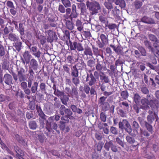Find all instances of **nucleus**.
<instances>
[{"instance_id": "nucleus-19", "label": "nucleus", "mask_w": 159, "mask_h": 159, "mask_svg": "<svg viewBox=\"0 0 159 159\" xmlns=\"http://www.w3.org/2000/svg\"><path fill=\"white\" fill-rule=\"evenodd\" d=\"M70 95L73 98H75L77 100L79 99V95L77 91V88L76 87L72 88Z\"/></svg>"}, {"instance_id": "nucleus-5", "label": "nucleus", "mask_w": 159, "mask_h": 159, "mask_svg": "<svg viewBox=\"0 0 159 159\" xmlns=\"http://www.w3.org/2000/svg\"><path fill=\"white\" fill-rule=\"evenodd\" d=\"M119 127L122 130H125L129 134L131 133L132 129L129 123L126 119H123L122 121L119 122Z\"/></svg>"}, {"instance_id": "nucleus-17", "label": "nucleus", "mask_w": 159, "mask_h": 159, "mask_svg": "<svg viewBox=\"0 0 159 159\" xmlns=\"http://www.w3.org/2000/svg\"><path fill=\"white\" fill-rule=\"evenodd\" d=\"M14 149L17 154L16 156L19 159H24L22 157L24 155V151L17 146H15Z\"/></svg>"}, {"instance_id": "nucleus-3", "label": "nucleus", "mask_w": 159, "mask_h": 159, "mask_svg": "<svg viewBox=\"0 0 159 159\" xmlns=\"http://www.w3.org/2000/svg\"><path fill=\"white\" fill-rule=\"evenodd\" d=\"M86 5L89 10L91 11L92 15L96 14L98 13V11L101 9V7L99 2L97 1L94 2H90L88 1L86 2Z\"/></svg>"}, {"instance_id": "nucleus-47", "label": "nucleus", "mask_w": 159, "mask_h": 159, "mask_svg": "<svg viewBox=\"0 0 159 159\" xmlns=\"http://www.w3.org/2000/svg\"><path fill=\"white\" fill-rule=\"evenodd\" d=\"M104 5L109 11H110L113 8L112 4L109 2H105L104 3Z\"/></svg>"}, {"instance_id": "nucleus-50", "label": "nucleus", "mask_w": 159, "mask_h": 159, "mask_svg": "<svg viewBox=\"0 0 159 159\" xmlns=\"http://www.w3.org/2000/svg\"><path fill=\"white\" fill-rule=\"evenodd\" d=\"M61 2L66 8L69 7L71 6V2L69 0H61Z\"/></svg>"}, {"instance_id": "nucleus-13", "label": "nucleus", "mask_w": 159, "mask_h": 159, "mask_svg": "<svg viewBox=\"0 0 159 159\" xmlns=\"http://www.w3.org/2000/svg\"><path fill=\"white\" fill-rule=\"evenodd\" d=\"M12 77L10 74L6 73L4 75L3 80L6 84L8 85L12 84Z\"/></svg>"}, {"instance_id": "nucleus-58", "label": "nucleus", "mask_w": 159, "mask_h": 159, "mask_svg": "<svg viewBox=\"0 0 159 159\" xmlns=\"http://www.w3.org/2000/svg\"><path fill=\"white\" fill-rule=\"evenodd\" d=\"M95 64V62L93 60H89L87 61V65L88 66L90 67L91 68L93 67Z\"/></svg>"}, {"instance_id": "nucleus-23", "label": "nucleus", "mask_w": 159, "mask_h": 159, "mask_svg": "<svg viewBox=\"0 0 159 159\" xmlns=\"http://www.w3.org/2000/svg\"><path fill=\"white\" fill-rule=\"evenodd\" d=\"M141 21L147 24H152L155 23V21L153 19L145 16L141 18Z\"/></svg>"}, {"instance_id": "nucleus-61", "label": "nucleus", "mask_w": 159, "mask_h": 159, "mask_svg": "<svg viewBox=\"0 0 159 159\" xmlns=\"http://www.w3.org/2000/svg\"><path fill=\"white\" fill-rule=\"evenodd\" d=\"M21 44L22 43L21 42H17L15 43V45L14 46L16 50L19 51L21 49Z\"/></svg>"}, {"instance_id": "nucleus-59", "label": "nucleus", "mask_w": 159, "mask_h": 159, "mask_svg": "<svg viewBox=\"0 0 159 159\" xmlns=\"http://www.w3.org/2000/svg\"><path fill=\"white\" fill-rule=\"evenodd\" d=\"M100 119L102 121L105 122L107 120V116L105 114V113L102 112L100 113Z\"/></svg>"}, {"instance_id": "nucleus-64", "label": "nucleus", "mask_w": 159, "mask_h": 159, "mask_svg": "<svg viewBox=\"0 0 159 159\" xmlns=\"http://www.w3.org/2000/svg\"><path fill=\"white\" fill-rule=\"evenodd\" d=\"M2 67L4 70H8L9 68L8 62L7 61H4L2 63Z\"/></svg>"}, {"instance_id": "nucleus-25", "label": "nucleus", "mask_w": 159, "mask_h": 159, "mask_svg": "<svg viewBox=\"0 0 159 159\" xmlns=\"http://www.w3.org/2000/svg\"><path fill=\"white\" fill-rule=\"evenodd\" d=\"M99 77L101 82L103 83H108L110 82L108 76H106L104 72L101 73V74H100Z\"/></svg>"}, {"instance_id": "nucleus-14", "label": "nucleus", "mask_w": 159, "mask_h": 159, "mask_svg": "<svg viewBox=\"0 0 159 159\" xmlns=\"http://www.w3.org/2000/svg\"><path fill=\"white\" fill-rule=\"evenodd\" d=\"M29 48L31 49V51L32 52V54L34 56L38 58L40 57L41 52L40 51L38 50V48L36 46H32L31 48H30V46H29Z\"/></svg>"}, {"instance_id": "nucleus-63", "label": "nucleus", "mask_w": 159, "mask_h": 159, "mask_svg": "<svg viewBox=\"0 0 159 159\" xmlns=\"http://www.w3.org/2000/svg\"><path fill=\"white\" fill-rule=\"evenodd\" d=\"M120 10L117 8L116 7H115L114 9L112 10L111 13L114 16H117L119 13Z\"/></svg>"}, {"instance_id": "nucleus-24", "label": "nucleus", "mask_w": 159, "mask_h": 159, "mask_svg": "<svg viewBox=\"0 0 159 159\" xmlns=\"http://www.w3.org/2000/svg\"><path fill=\"white\" fill-rule=\"evenodd\" d=\"M120 107L125 111H129V104L126 101L119 102Z\"/></svg>"}, {"instance_id": "nucleus-27", "label": "nucleus", "mask_w": 159, "mask_h": 159, "mask_svg": "<svg viewBox=\"0 0 159 159\" xmlns=\"http://www.w3.org/2000/svg\"><path fill=\"white\" fill-rule=\"evenodd\" d=\"M84 55L87 56H92L93 53L91 48L89 47L87 45H85L84 48Z\"/></svg>"}, {"instance_id": "nucleus-28", "label": "nucleus", "mask_w": 159, "mask_h": 159, "mask_svg": "<svg viewBox=\"0 0 159 159\" xmlns=\"http://www.w3.org/2000/svg\"><path fill=\"white\" fill-rule=\"evenodd\" d=\"M36 109L39 117L43 119H45L46 118V115L43 112L40 106L37 105Z\"/></svg>"}, {"instance_id": "nucleus-57", "label": "nucleus", "mask_w": 159, "mask_h": 159, "mask_svg": "<svg viewBox=\"0 0 159 159\" xmlns=\"http://www.w3.org/2000/svg\"><path fill=\"white\" fill-rule=\"evenodd\" d=\"M39 87L40 90L42 92H45L46 91V85L45 83L41 82Z\"/></svg>"}, {"instance_id": "nucleus-30", "label": "nucleus", "mask_w": 159, "mask_h": 159, "mask_svg": "<svg viewBox=\"0 0 159 159\" xmlns=\"http://www.w3.org/2000/svg\"><path fill=\"white\" fill-rule=\"evenodd\" d=\"M99 20L101 23L104 24L105 25L106 24H107V23H108L107 17L103 14H101L99 15Z\"/></svg>"}, {"instance_id": "nucleus-60", "label": "nucleus", "mask_w": 159, "mask_h": 159, "mask_svg": "<svg viewBox=\"0 0 159 159\" xmlns=\"http://www.w3.org/2000/svg\"><path fill=\"white\" fill-rule=\"evenodd\" d=\"M64 92L60 91L58 89L56 91L54 92V94L57 97H61L64 95Z\"/></svg>"}, {"instance_id": "nucleus-22", "label": "nucleus", "mask_w": 159, "mask_h": 159, "mask_svg": "<svg viewBox=\"0 0 159 159\" xmlns=\"http://www.w3.org/2000/svg\"><path fill=\"white\" fill-rule=\"evenodd\" d=\"M148 122L150 124H152L153 121H154L156 119V121H157L158 119L157 115L155 113L152 115H148L147 117Z\"/></svg>"}, {"instance_id": "nucleus-38", "label": "nucleus", "mask_w": 159, "mask_h": 159, "mask_svg": "<svg viewBox=\"0 0 159 159\" xmlns=\"http://www.w3.org/2000/svg\"><path fill=\"white\" fill-rule=\"evenodd\" d=\"M142 5V2H141L139 0H135L134 2V6L137 9H140Z\"/></svg>"}, {"instance_id": "nucleus-11", "label": "nucleus", "mask_w": 159, "mask_h": 159, "mask_svg": "<svg viewBox=\"0 0 159 159\" xmlns=\"http://www.w3.org/2000/svg\"><path fill=\"white\" fill-rule=\"evenodd\" d=\"M96 68L97 71L101 73H103V71L107 70V67L106 66L103 65L102 62H100L97 59V63L96 66Z\"/></svg>"}, {"instance_id": "nucleus-29", "label": "nucleus", "mask_w": 159, "mask_h": 159, "mask_svg": "<svg viewBox=\"0 0 159 159\" xmlns=\"http://www.w3.org/2000/svg\"><path fill=\"white\" fill-rule=\"evenodd\" d=\"M140 141H142L143 140L144 137H149L150 135V134L147 130L140 129Z\"/></svg>"}, {"instance_id": "nucleus-42", "label": "nucleus", "mask_w": 159, "mask_h": 159, "mask_svg": "<svg viewBox=\"0 0 159 159\" xmlns=\"http://www.w3.org/2000/svg\"><path fill=\"white\" fill-rule=\"evenodd\" d=\"M113 144L112 141L111 140L109 142L107 141L104 145V147L106 150L109 151L110 150V148H111Z\"/></svg>"}, {"instance_id": "nucleus-12", "label": "nucleus", "mask_w": 159, "mask_h": 159, "mask_svg": "<svg viewBox=\"0 0 159 159\" xmlns=\"http://www.w3.org/2000/svg\"><path fill=\"white\" fill-rule=\"evenodd\" d=\"M110 46L113 49L116 53L118 54H122L124 53L123 51V48L119 44H118L116 47L115 45L112 44L110 45Z\"/></svg>"}, {"instance_id": "nucleus-8", "label": "nucleus", "mask_w": 159, "mask_h": 159, "mask_svg": "<svg viewBox=\"0 0 159 159\" xmlns=\"http://www.w3.org/2000/svg\"><path fill=\"white\" fill-rule=\"evenodd\" d=\"M48 36L47 38V40L48 42L51 43L54 40L57 39V36L56 33L52 30H48L45 32Z\"/></svg>"}, {"instance_id": "nucleus-48", "label": "nucleus", "mask_w": 159, "mask_h": 159, "mask_svg": "<svg viewBox=\"0 0 159 159\" xmlns=\"http://www.w3.org/2000/svg\"><path fill=\"white\" fill-rule=\"evenodd\" d=\"M126 139L127 142L130 144H132L134 143L135 140L134 138L129 135H127L126 137Z\"/></svg>"}, {"instance_id": "nucleus-44", "label": "nucleus", "mask_w": 159, "mask_h": 159, "mask_svg": "<svg viewBox=\"0 0 159 159\" xmlns=\"http://www.w3.org/2000/svg\"><path fill=\"white\" fill-rule=\"evenodd\" d=\"M138 120L141 126L142 127H145L148 123L147 121L140 117L138 118Z\"/></svg>"}, {"instance_id": "nucleus-36", "label": "nucleus", "mask_w": 159, "mask_h": 159, "mask_svg": "<svg viewBox=\"0 0 159 159\" xmlns=\"http://www.w3.org/2000/svg\"><path fill=\"white\" fill-rule=\"evenodd\" d=\"M75 26L77 27V30L81 31L83 30V26L82 25V23L81 20L79 19H77L75 22Z\"/></svg>"}, {"instance_id": "nucleus-56", "label": "nucleus", "mask_w": 159, "mask_h": 159, "mask_svg": "<svg viewBox=\"0 0 159 159\" xmlns=\"http://www.w3.org/2000/svg\"><path fill=\"white\" fill-rule=\"evenodd\" d=\"M125 62V61L124 60L122 59H121L120 57H119L118 59L116 60L115 62V65L117 66L118 65H120L121 64H124Z\"/></svg>"}, {"instance_id": "nucleus-7", "label": "nucleus", "mask_w": 159, "mask_h": 159, "mask_svg": "<svg viewBox=\"0 0 159 159\" xmlns=\"http://www.w3.org/2000/svg\"><path fill=\"white\" fill-rule=\"evenodd\" d=\"M151 99V95L149 94H147L146 96V98H143L141 100V103L142 105L140 108L144 110H147L150 108L149 100Z\"/></svg>"}, {"instance_id": "nucleus-45", "label": "nucleus", "mask_w": 159, "mask_h": 159, "mask_svg": "<svg viewBox=\"0 0 159 159\" xmlns=\"http://www.w3.org/2000/svg\"><path fill=\"white\" fill-rule=\"evenodd\" d=\"M102 106V110L106 111L108 110L109 108L110 107V105L108 102H106L103 104L101 105Z\"/></svg>"}, {"instance_id": "nucleus-49", "label": "nucleus", "mask_w": 159, "mask_h": 159, "mask_svg": "<svg viewBox=\"0 0 159 159\" xmlns=\"http://www.w3.org/2000/svg\"><path fill=\"white\" fill-rule=\"evenodd\" d=\"M78 16V14L76 11H71V13L69 17L71 21L73 20V18H76Z\"/></svg>"}, {"instance_id": "nucleus-9", "label": "nucleus", "mask_w": 159, "mask_h": 159, "mask_svg": "<svg viewBox=\"0 0 159 159\" xmlns=\"http://www.w3.org/2000/svg\"><path fill=\"white\" fill-rule=\"evenodd\" d=\"M86 81L87 82L89 85L90 86L94 84L97 81L96 78L92 73L89 74H87Z\"/></svg>"}, {"instance_id": "nucleus-6", "label": "nucleus", "mask_w": 159, "mask_h": 159, "mask_svg": "<svg viewBox=\"0 0 159 159\" xmlns=\"http://www.w3.org/2000/svg\"><path fill=\"white\" fill-rule=\"evenodd\" d=\"M69 44L68 45L70 46L71 50H77L78 51H83L84 50L82 44L80 43H77L76 41L73 42V43L70 40H69Z\"/></svg>"}, {"instance_id": "nucleus-1", "label": "nucleus", "mask_w": 159, "mask_h": 159, "mask_svg": "<svg viewBox=\"0 0 159 159\" xmlns=\"http://www.w3.org/2000/svg\"><path fill=\"white\" fill-rule=\"evenodd\" d=\"M53 116H51L47 121L46 128L44 129V132L46 135L51 137L53 135L54 131L52 129H56L57 128V124L54 122Z\"/></svg>"}, {"instance_id": "nucleus-53", "label": "nucleus", "mask_w": 159, "mask_h": 159, "mask_svg": "<svg viewBox=\"0 0 159 159\" xmlns=\"http://www.w3.org/2000/svg\"><path fill=\"white\" fill-rule=\"evenodd\" d=\"M140 98L141 97L139 94L136 93L134 94L133 100L135 103H137L139 102Z\"/></svg>"}, {"instance_id": "nucleus-46", "label": "nucleus", "mask_w": 159, "mask_h": 159, "mask_svg": "<svg viewBox=\"0 0 159 159\" xmlns=\"http://www.w3.org/2000/svg\"><path fill=\"white\" fill-rule=\"evenodd\" d=\"M80 14L85 15L87 13V10L86 6L84 3H83L80 8Z\"/></svg>"}, {"instance_id": "nucleus-20", "label": "nucleus", "mask_w": 159, "mask_h": 159, "mask_svg": "<svg viewBox=\"0 0 159 159\" xmlns=\"http://www.w3.org/2000/svg\"><path fill=\"white\" fill-rule=\"evenodd\" d=\"M48 23H44L43 24V28L44 29H48L50 27H56L57 25L56 21L54 22H48Z\"/></svg>"}, {"instance_id": "nucleus-32", "label": "nucleus", "mask_w": 159, "mask_h": 159, "mask_svg": "<svg viewBox=\"0 0 159 159\" xmlns=\"http://www.w3.org/2000/svg\"><path fill=\"white\" fill-rule=\"evenodd\" d=\"M100 38L102 42L104 45H106L108 43V35H105L103 34H101Z\"/></svg>"}, {"instance_id": "nucleus-15", "label": "nucleus", "mask_w": 159, "mask_h": 159, "mask_svg": "<svg viewBox=\"0 0 159 159\" xmlns=\"http://www.w3.org/2000/svg\"><path fill=\"white\" fill-rule=\"evenodd\" d=\"M30 63L29 68H32L34 70H37L38 67V63L37 61L33 58L30 61Z\"/></svg>"}, {"instance_id": "nucleus-18", "label": "nucleus", "mask_w": 159, "mask_h": 159, "mask_svg": "<svg viewBox=\"0 0 159 159\" xmlns=\"http://www.w3.org/2000/svg\"><path fill=\"white\" fill-rule=\"evenodd\" d=\"M149 105L152 109L157 108L159 106V101L156 98L149 100Z\"/></svg>"}, {"instance_id": "nucleus-31", "label": "nucleus", "mask_w": 159, "mask_h": 159, "mask_svg": "<svg viewBox=\"0 0 159 159\" xmlns=\"http://www.w3.org/2000/svg\"><path fill=\"white\" fill-rule=\"evenodd\" d=\"M120 96L122 98L119 99V102L123 100H126L129 96V93L127 90H124L122 91L120 93Z\"/></svg>"}, {"instance_id": "nucleus-37", "label": "nucleus", "mask_w": 159, "mask_h": 159, "mask_svg": "<svg viewBox=\"0 0 159 159\" xmlns=\"http://www.w3.org/2000/svg\"><path fill=\"white\" fill-rule=\"evenodd\" d=\"M66 25L67 28L70 30H73L74 28V24L73 23L72 20H67L66 21Z\"/></svg>"}, {"instance_id": "nucleus-10", "label": "nucleus", "mask_w": 159, "mask_h": 159, "mask_svg": "<svg viewBox=\"0 0 159 159\" xmlns=\"http://www.w3.org/2000/svg\"><path fill=\"white\" fill-rule=\"evenodd\" d=\"M24 59H21L24 65L26 63L27 64L29 63L30 59L31 58L32 56L30 54L28 51H25L23 54Z\"/></svg>"}, {"instance_id": "nucleus-41", "label": "nucleus", "mask_w": 159, "mask_h": 159, "mask_svg": "<svg viewBox=\"0 0 159 159\" xmlns=\"http://www.w3.org/2000/svg\"><path fill=\"white\" fill-rule=\"evenodd\" d=\"M29 126L30 129L33 130L36 129L37 127L36 122L34 120L30 121L29 123Z\"/></svg>"}, {"instance_id": "nucleus-33", "label": "nucleus", "mask_w": 159, "mask_h": 159, "mask_svg": "<svg viewBox=\"0 0 159 159\" xmlns=\"http://www.w3.org/2000/svg\"><path fill=\"white\" fill-rule=\"evenodd\" d=\"M8 39L11 41H17L19 39V37L15 34L13 33H10L8 36Z\"/></svg>"}, {"instance_id": "nucleus-21", "label": "nucleus", "mask_w": 159, "mask_h": 159, "mask_svg": "<svg viewBox=\"0 0 159 159\" xmlns=\"http://www.w3.org/2000/svg\"><path fill=\"white\" fill-rule=\"evenodd\" d=\"M78 65L79 64L78 63L71 67V75L72 77H78L79 76V71L77 68Z\"/></svg>"}, {"instance_id": "nucleus-4", "label": "nucleus", "mask_w": 159, "mask_h": 159, "mask_svg": "<svg viewBox=\"0 0 159 159\" xmlns=\"http://www.w3.org/2000/svg\"><path fill=\"white\" fill-rule=\"evenodd\" d=\"M59 113L61 115H65V118H67L70 120H72L74 118L72 116V112L70 109L66 108L63 105H61L59 108Z\"/></svg>"}, {"instance_id": "nucleus-52", "label": "nucleus", "mask_w": 159, "mask_h": 159, "mask_svg": "<svg viewBox=\"0 0 159 159\" xmlns=\"http://www.w3.org/2000/svg\"><path fill=\"white\" fill-rule=\"evenodd\" d=\"M15 138L18 142L20 143H23L25 142V140L23 139L22 137L20 136L18 134H14Z\"/></svg>"}, {"instance_id": "nucleus-54", "label": "nucleus", "mask_w": 159, "mask_h": 159, "mask_svg": "<svg viewBox=\"0 0 159 159\" xmlns=\"http://www.w3.org/2000/svg\"><path fill=\"white\" fill-rule=\"evenodd\" d=\"M17 97H19L20 99H23L25 97V94L23 91L20 90L16 92V94Z\"/></svg>"}, {"instance_id": "nucleus-43", "label": "nucleus", "mask_w": 159, "mask_h": 159, "mask_svg": "<svg viewBox=\"0 0 159 159\" xmlns=\"http://www.w3.org/2000/svg\"><path fill=\"white\" fill-rule=\"evenodd\" d=\"M128 111L123 109H119L117 111L118 114L121 117H124L126 116V112Z\"/></svg>"}, {"instance_id": "nucleus-62", "label": "nucleus", "mask_w": 159, "mask_h": 159, "mask_svg": "<svg viewBox=\"0 0 159 159\" xmlns=\"http://www.w3.org/2000/svg\"><path fill=\"white\" fill-rule=\"evenodd\" d=\"M104 145V143L101 141L99 142L97 146V150L98 151L100 152L103 146Z\"/></svg>"}, {"instance_id": "nucleus-40", "label": "nucleus", "mask_w": 159, "mask_h": 159, "mask_svg": "<svg viewBox=\"0 0 159 159\" xmlns=\"http://www.w3.org/2000/svg\"><path fill=\"white\" fill-rule=\"evenodd\" d=\"M62 97L60 98L61 100L62 104L65 105H67V102L69 100V98L66 95L64 94V95L62 96Z\"/></svg>"}, {"instance_id": "nucleus-39", "label": "nucleus", "mask_w": 159, "mask_h": 159, "mask_svg": "<svg viewBox=\"0 0 159 159\" xmlns=\"http://www.w3.org/2000/svg\"><path fill=\"white\" fill-rule=\"evenodd\" d=\"M17 30L21 35H23L25 34V29L24 25L23 23H20L19 24V28Z\"/></svg>"}, {"instance_id": "nucleus-55", "label": "nucleus", "mask_w": 159, "mask_h": 159, "mask_svg": "<svg viewBox=\"0 0 159 159\" xmlns=\"http://www.w3.org/2000/svg\"><path fill=\"white\" fill-rule=\"evenodd\" d=\"M138 49L139 52L141 53L142 56H146V51L143 47L142 46L139 47L138 48Z\"/></svg>"}, {"instance_id": "nucleus-51", "label": "nucleus", "mask_w": 159, "mask_h": 159, "mask_svg": "<svg viewBox=\"0 0 159 159\" xmlns=\"http://www.w3.org/2000/svg\"><path fill=\"white\" fill-rule=\"evenodd\" d=\"M107 98V97L104 96L101 97L98 100V104L100 106L102 104H103L106 102V100Z\"/></svg>"}, {"instance_id": "nucleus-26", "label": "nucleus", "mask_w": 159, "mask_h": 159, "mask_svg": "<svg viewBox=\"0 0 159 159\" xmlns=\"http://www.w3.org/2000/svg\"><path fill=\"white\" fill-rule=\"evenodd\" d=\"M66 60L68 63L70 64V65H69L70 66L74 64L77 61V59L75 58L73 56L69 55L67 57Z\"/></svg>"}, {"instance_id": "nucleus-2", "label": "nucleus", "mask_w": 159, "mask_h": 159, "mask_svg": "<svg viewBox=\"0 0 159 159\" xmlns=\"http://www.w3.org/2000/svg\"><path fill=\"white\" fill-rule=\"evenodd\" d=\"M11 72L9 71V72L12 75L14 80L15 81L18 80L20 82L25 81L26 80L25 73V70L23 68L21 67L19 70L17 71V74L16 75L12 70H11Z\"/></svg>"}, {"instance_id": "nucleus-34", "label": "nucleus", "mask_w": 159, "mask_h": 159, "mask_svg": "<svg viewBox=\"0 0 159 159\" xmlns=\"http://www.w3.org/2000/svg\"><path fill=\"white\" fill-rule=\"evenodd\" d=\"M38 86V83L35 81L34 82L33 85L31 86V91L32 93H35L37 92V89Z\"/></svg>"}, {"instance_id": "nucleus-16", "label": "nucleus", "mask_w": 159, "mask_h": 159, "mask_svg": "<svg viewBox=\"0 0 159 159\" xmlns=\"http://www.w3.org/2000/svg\"><path fill=\"white\" fill-rule=\"evenodd\" d=\"M61 119V120L60 121L59 127L61 130H64L65 129L66 123L69 122V120L67 118H65L64 116H62Z\"/></svg>"}, {"instance_id": "nucleus-35", "label": "nucleus", "mask_w": 159, "mask_h": 159, "mask_svg": "<svg viewBox=\"0 0 159 159\" xmlns=\"http://www.w3.org/2000/svg\"><path fill=\"white\" fill-rule=\"evenodd\" d=\"M13 28L10 26L7 25L3 30L4 34L5 35L8 34L10 32H13Z\"/></svg>"}]
</instances>
